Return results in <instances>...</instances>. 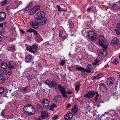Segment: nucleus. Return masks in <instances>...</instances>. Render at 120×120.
<instances>
[{"label": "nucleus", "instance_id": "obj_41", "mask_svg": "<svg viewBox=\"0 0 120 120\" xmlns=\"http://www.w3.org/2000/svg\"><path fill=\"white\" fill-rule=\"evenodd\" d=\"M115 31L116 32V33L117 35H120V32L119 30L117 29H115Z\"/></svg>", "mask_w": 120, "mask_h": 120}, {"label": "nucleus", "instance_id": "obj_12", "mask_svg": "<svg viewBox=\"0 0 120 120\" xmlns=\"http://www.w3.org/2000/svg\"><path fill=\"white\" fill-rule=\"evenodd\" d=\"M30 25L32 26V27L34 29H37L39 27V23L37 22L34 21H32L30 22Z\"/></svg>", "mask_w": 120, "mask_h": 120}, {"label": "nucleus", "instance_id": "obj_28", "mask_svg": "<svg viewBox=\"0 0 120 120\" xmlns=\"http://www.w3.org/2000/svg\"><path fill=\"white\" fill-rule=\"evenodd\" d=\"M81 85L79 83H78L75 86V90L76 91L79 90V88Z\"/></svg>", "mask_w": 120, "mask_h": 120}, {"label": "nucleus", "instance_id": "obj_15", "mask_svg": "<svg viewBox=\"0 0 120 120\" xmlns=\"http://www.w3.org/2000/svg\"><path fill=\"white\" fill-rule=\"evenodd\" d=\"M100 89L101 91L104 92L107 89L105 85L104 84L101 83L99 85Z\"/></svg>", "mask_w": 120, "mask_h": 120}, {"label": "nucleus", "instance_id": "obj_38", "mask_svg": "<svg viewBox=\"0 0 120 120\" xmlns=\"http://www.w3.org/2000/svg\"><path fill=\"white\" fill-rule=\"evenodd\" d=\"M36 12L35 10H34V8H33L32 10H31L29 12V14L30 15H33L35 14Z\"/></svg>", "mask_w": 120, "mask_h": 120}, {"label": "nucleus", "instance_id": "obj_44", "mask_svg": "<svg viewBox=\"0 0 120 120\" xmlns=\"http://www.w3.org/2000/svg\"><path fill=\"white\" fill-rule=\"evenodd\" d=\"M15 47L14 46L11 45L10 46V47H9V48H8V49L10 50H11L13 49Z\"/></svg>", "mask_w": 120, "mask_h": 120}, {"label": "nucleus", "instance_id": "obj_37", "mask_svg": "<svg viewBox=\"0 0 120 120\" xmlns=\"http://www.w3.org/2000/svg\"><path fill=\"white\" fill-rule=\"evenodd\" d=\"M118 60V59H116L114 60L112 62V63L114 64H118L119 63Z\"/></svg>", "mask_w": 120, "mask_h": 120}, {"label": "nucleus", "instance_id": "obj_49", "mask_svg": "<svg viewBox=\"0 0 120 120\" xmlns=\"http://www.w3.org/2000/svg\"><path fill=\"white\" fill-rule=\"evenodd\" d=\"M66 63V62L64 60H62L61 61V62L60 63V64L61 65H63Z\"/></svg>", "mask_w": 120, "mask_h": 120}, {"label": "nucleus", "instance_id": "obj_24", "mask_svg": "<svg viewBox=\"0 0 120 120\" xmlns=\"http://www.w3.org/2000/svg\"><path fill=\"white\" fill-rule=\"evenodd\" d=\"M87 12L88 13L91 12L92 13L94 12V9L92 7L87 8L86 9Z\"/></svg>", "mask_w": 120, "mask_h": 120}, {"label": "nucleus", "instance_id": "obj_53", "mask_svg": "<svg viewBox=\"0 0 120 120\" xmlns=\"http://www.w3.org/2000/svg\"><path fill=\"white\" fill-rule=\"evenodd\" d=\"M37 108L38 109H40L42 108V106L40 105H37Z\"/></svg>", "mask_w": 120, "mask_h": 120}, {"label": "nucleus", "instance_id": "obj_4", "mask_svg": "<svg viewBox=\"0 0 120 120\" xmlns=\"http://www.w3.org/2000/svg\"><path fill=\"white\" fill-rule=\"evenodd\" d=\"M38 48V46L34 45L31 46H27L26 47V49L30 52L34 53L37 51Z\"/></svg>", "mask_w": 120, "mask_h": 120}, {"label": "nucleus", "instance_id": "obj_8", "mask_svg": "<svg viewBox=\"0 0 120 120\" xmlns=\"http://www.w3.org/2000/svg\"><path fill=\"white\" fill-rule=\"evenodd\" d=\"M41 104L44 108L48 109L49 107V104L48 100L46 99L43 100L41 102Z\"/></svg>", "mask_w": 120, "mask_h": 120}, {"label": "nucleus", "instance_id": "obj_29", "mask_svg": "<svg viewBox=\"0 0 120 120\" xmlns=\"http://www.w3.org/2000/svg\"><path fill=\"white\" fill-rule=\"evenodd\" d=\"M37 31L34 30L30 28L29 30H26V31L28 32H30L31 33L32 32H33L34 34Z\"/></svg>", "mask_w": 120, "mask_h": 120}, {"label": "nucleus", "instance_id": "obj_56", "mask_svg": "<svg viewBox=\"0 0 120 120\" xmlns=\"http://www.w3.org/2000/svg\"><path fill=\"white\" fill-rule=\"evenodd\" d=\"M27 87H26L25 88L23 89V91L24 92H26V91L27 90Z\"/></svg>", "mask_w": 120, "mask_h": 120}, {"label": "nucleus", "instance_id": "obj_59", "mask_svg": "<svg viewBox=\"0 0 120 120\" xmlns=\"http://www.w3.org/2000/svg\"><path fill=\"white\" fill-rule=\"evenodd\" d=\"M9 67L10 68H14L13 66H11V65L9 66Z\"/></svg>", "mask_w": 120, "mask_h": 120}, {"label": "nucleus", "instance_id": "obj_7", "mask_svg": "<svg viewBox=\"0 0 120 120\" xmlns=\"http://www.w3.org/2000/svg\"><path fill=\"white\" fill-rule=\"evenodd\" d=\"M45 83L47 84L50 88L55 87L56 85V82L55 81L53 82L47 80L45 81Z\"/></svg>", "mask_w": 120, "mask_h": 120}, {"label": "nucleus", "instance_id": "obj_36", "mask_svg": "<svg viewBox=\"0 0 120 120\" xmlns=\"http://www.w3.org/2000/svg\"><path fill=\"white\" fill-rule=\"evenodd\" d=\"M57 107L56 105L55 104H52L51 106L50 107V108L49 110H53V109L54 108H56Z\"/></svg>", "mask_w": 120, "mask_h": 120}, {"label": "nucleus", "instance_id": "obj_46", "mask_svg": "<svg viewBox=\"0 0 120 120\" xmlns=\"http://www.w3.org/2000/svg\"><path fill=\"white\" fill-rule=\"evenodd\" d=\"M58 116L57 115H55L53 117L52 120H55L57 119L58 118Z\"/></svg>", "mask_w": 120, "mask_h": 120}, {"label": "nucleus", "instance_id": "obj_31", "mask_svg": "<svg viewBox=\"0 0 120 120\" xmlns=\"http://www.w3.org/2000/svg\"><path fill=\"white\" fill-rule=\"evenodd\" d=\"M69 26L70 28H73L74 27V23L71 21H68Z\"/></svg>", "mask_w": 120, "mask_h": 120}, {"label": "nucleus", "instance_id": "obj_3", "mask_svg": "<svg viewBox=\"0 0 120 120\" xmlns=\"http://www.w3.org/2000/svg\"><path fill=\"white\" fill-rule=\"evenodd\" d=\"M92 68V65L90 64H88L86 67V69L81 67H78L76 68V69L78 71H81L83 72H86L88 73H90L91 72V70Z\"/></svg>", "mask_w": 120, "mask_h": 120}, {"label": "nucleus", "instance_id": "obj_32", "mask_svg": "<svg viewBox=\"0 0 120 120\" xmlns=\"http://www.w3.org/2000/svg\"><path fill=\"white\" fill-rule=\"evenodd\" d=\"M5 111L3 110L1 113V116L3 118H6V116L5 115Z\"/></svg>", "mask_w": 120, "mask_h": 120}, {"label": "nucleus", "instance_id": "obj_11", "mask_svg": "<svg viewBox=\"0 0 120 120\" xmlns=\"http://www.w3.org/2000/svg\"><path fill=\"white\" fill-rule=\"evenodd\" d=\"M98 56H101V57L106 56L107 54V52L106 49H103L102 50H99L98 51Z\"/></svg>", "mask_w": 120, "mask_h": 120}, {"label": "nucleus", "instance_id": "obj_42", "mask_svg": "<svg viewBox=\"0 0 120 120\" xmlns=\"http://www.w3.org/2000/svg\"><path fill=\"white\" fill-rule=\"evenodd\" d=\"M103 75V74L102 73H100L98 74L97 75L98 79L100 78Z\"/></svg>", "mask_w": 120, "mask_h": 120}, {"label": "nucleus", "instance_id": "obj_19", "mask_svg": "<svg viewBox=\"0 0 120 120\" xmlns=\"http://www.w3.org/2000/svg\"><path fill=\"white\" fill-rule=\"evenodd\" d=\"M119 43V40L116 38H113L112 39L111 42L112 44L116 45L118 44Z\"/></svg>", "mask_w": 120, "mask_h": 120}, {"label": "nucleus", "instance_id": "obj_10", "mask_svg": "<svg viewBox=\"0 0 120 120\" xmlns=\"http://www.w3.org/2000/svg\"><path fill=\"white\" fill-rule=\"evenodd\" d=\"M34 35H35V39L37 41L40 42L43 40V38L41 37L37 31Z\"/></svg>", "mask_w": 120, "mask_h": 120}, {"label": "nucleus", "instance_id": "obj_35", "mask_svg": "<svg viewBox=\"0 0 120 120\" xmlns=\"http://www.w3.org/2000/svg\"><path fill=\"white\" fill-rule=\"evenodd\" d=\"M34 10H35L36 12L40 10V6L38 5L35 6L33 8Z\"/></svg>", "mask_w": 120, "mask_h": 120}, {"label": "nucleus", "instance_id": "obj_2", "mask_svg": "<svg viewBox=\"0 0 120 120\" xmlns=\"http://www.w3.org/2000/svg\"><path fill=\"white\" fill-rule=\"evenodd\" d=\"M99 43L100 45L103 48L107 47L109 45L104 37L102 35H100L99 37Z\"/></svg>", "mask_w": 120, "mask_h": 120}, {"label": "nucleus", "instance_id": "obj_6", "mask_svg": "<svg viewBox=\"0 0 120 120\" xmlns=\"http://www.w3.org/2000/svg\"><path fill=\"white\" fill-rule=\"evenodd\" d=\"M35 21L38 22L39 24L44 25L45 24L48 22L47 18L44 17L43 18L35 20Z\"/></svg>", "mask_w": 120, "mask_h": 120}, {"label": "nucleus", "instance_id": "obj_52", "mask_svg": "<svg viewBox=\"0 0 120 120\" xmlns=\"http://www.w3.org/2000/svg\"><path fill=\"white\" fill-rule=\"evenodd\" d=\"M11 73V71H8L6 72V74L8 75H10Z\"/></svg>", "mask_w": 120, "mask_h": 120}, {"label": "nucleus", "instance_id": "obj_48", "mask_svg": "<svg viewBox=\"0 0 120 120\" xmlns=\"http://www.w3.org/2000/svg\"><path fill=\"white\" fill-rule=\"evenodd\" d=\"M62 94L64 98H67V96L66 95V93H61Z\"/></svg>", "mask_w": 120, "mask_h": 120}, {"label": "nucleus", "instance_id": "obj_14", "mask_svg": "<svg viewBox=\"0 0 120 120\" xmlns=\"http://www.w3.org/2000/svg\"><path fill=\"white\" fill-rule=\"evenodd\" d=\"M95 94L94 92L91 91L89 92L87 94L85 95L84 96L85 98H92Z\"/></svg>", "mask_w": 120, "mask_h": 120}, {"label": "nucleus", "instance_id": "obj_63", "mask_svg": "<svg viewBox=\"0 0 120 120\" xmlns=\"http://www.w3.org/2000/svg\"><path fill=\"white\" fill-rule=\"evenodd\" d=\"M89 44L90 45H91V46L94 45V44L92 42H90Z\"/></svg>", "mask_w": 120, "mask_h": 120}, {"label": "nucleus", "instance_id": "obj_5", "mask_svg": "<svg viewBox=\"0 0 120 120\" xmlns=\"http://www.w3.org/2000/svg\"><path fill=\"white\" fill-rule=\"evenodd\" d=\"M88 34L89 38L92 41L95 40L97 37V34L93 31H90Z\"/></svg>", "mask_w": 120, "mask_h": 120}, {"label": "nucleus", "instance_id": "obj_43", "mask_svg": "<svg viewBox=\"0 0 120 120\" xmlns=\"http://www.w3.org/2000/svg\"><path fill=\"white\" fill-rule=\"evenodd\" d=\"M63 34V31L62 30H61L59 33V36L60 38H62V35Z\"/></svg>", "mask_w": 120, "mask_h": 120}, {"label": "nucleus", "instance_id": "obj_18", "mask_svg": "<svg viewBox=\"0 0 120 120\" xmlns=\"http://www.w3.org/2000/svg\"><path fill=\"white\" fill-rule=\"evenodd\" d=\"M0 67L1 68L5 69L8 67V65L5 62L2 61L0 62Z\"/></svg>", "mask_w": 120, "mask_h": 120}, {"label": "nucleus", "instance_id": "obj_16", "mask_svg": "<svg viewBox=\"0 0 120 120\" xmlns=\"http://www.w3.org/2000/svg\"><path fill=\"white\" fill-rule=\"evenodd\" d=\"M73 117V114L71 112L67 113L64 116V118L65 120H70Z\"/></svg>", "mask_w": 120, "mask_h": 120}, {"label": "nucleus", "instance_id": "obj_58", "mask_svg": "<svg viewBox=\"0 0 120 120\" xmlns=\"http://www.w3.org/2000/svg\"><path fill=\"white\" fill-rule=\"evenodd\" d=\"M66 36L65 35H64L63 36V37H62V39L63 40H64L66 39Z\"/></svg>", "mask_w": 120, "mask_h": 120}, {"label": "nucleus", "instance_id": "obj_13", "mask_svg": "<svg viewBox=\"0 0 120 120\" xmlns=\"http://www.w3.org/2000/svg\"><path fill=\"white\" fill-rule=\"evenodd\" d=\"M114 79L113 77L108 78L106 82L109 85L112 86L114 83Z\"/></svg>", "mask_w": 120, "mask_h": 120}, {"label": "nucleus", "instance_id": "obj_45", "mask_svg": "<svg viewBox=\"0 0 120 120\" xmlns=\"http://www.w3.org/2000/svg\"><path fill=\"white\" fill-rule=\"evenodd\" d=\"M99 96V94H98L97 93L96 94V96L95 97V102H96L97 100H98V96Z\"/></svg>", "mask_w": 120, "mask_h": 120}, {"label": "nucleus", "instance_id": "obj_62", "mask_svg": "<svg viewBox=\"0 0 120 120\" xmlns=\"http://www.w3.org/2000/svg\"><path fill=\"white\" fill-rule=\"evenodd\" d=\"M61 11H67V10H64L63 9H61Z\"/></svg>", "mask_w": 120, "mask_h": 120}, {"label": "nucleus", "instance_id": "obj_33", "mask_svg": "<svg viewBox=\"0 0 120 120\" xmlns=\"http://www.w3.org/2000/svg\"><path fill=\"white\" fill-rule=\"evenodd\" d=\"M31 56L30 55L27 56L25 58V60L27 62L30 61L31 60Z\"/></svg>", "mask_w": 120, "mask_h": 120}, {"label": "nucleus", "instance_id": "obj_57", "mask_svg": "<svg viewBox=\"0 0 120 120\" xmlns=\"http://www.w3.org/2000/svg\"><path fill=\"white\" fill-rule=\"evenodd\" d=\"M20 31L23 34H24L25 32V31L22 30V29H21L20 30Z\"/></svg>", "mask_w": 120, "mask_h": 120}, {"label": "nucleus", "instance_id": "obj_34", "mask_svg": "<svg viewBox=\"0 0 120 120\" xmlns=\"http://www.w3.org/2000/svg\"><path fill=\"white\" fill-rule=\"evenodd\" d=\"M111 114V113H110L109 112H105L103 114H102L101 117V118H103L105 116H106L107 115H110Z\"/></svg>", "mask_w": 120, "mask_h": 120}, {"label": "nucleus", "instance_id": "obj_64", "mask_svg": "<svg viewBox=\"0 0 120 120\" xmlns=\"http://www.w3.org/2000/svg\"><path fill=\"white\" fill-rule=\"evenodd\" d=\"M1 36H2L1 35V34H0V41H1L2 39V38L1 37Z\"/></svg>", "mask_w": 120, "mask_h": 120}, {"label": "nucleus", "instance_id": "obj_51", "mask_svg": "<svg viewBox=\"0 0 120 120\" xmlns=\"http://www.w3.org/2000/svg\"><path fill=\"white\" fill-rule=\"evenodd\" d=\"M56 8H57L58 10L59 11H60L61 10V9L60 6L58 5H57L56 6Z\"/></svg>", "mask_w": 120, "mask_h": 120}, {"label": "nucleus", "instance_id": "obj_60", "mask_svg": "<svg viewBox=\"0 0 120 120\" xmlns=\"http://www.w3.org/2000/svg\"><path fill=\"white\" fill-rule=\"evenodd\" d=\"M38 66H39L40 67H41V64L40 63H38Z\"/></svg>", "mask_w": 120, "mask_h": 120}, {"label": "nucleus", "instance_id": "obj_47", "mask_svg": "<svg viewBox=\"0 0 120 120\" xmlns=\"http://www.w3.org/2000/svg\"><path fill=\"white\" fill-rule=\"evenodd\" d=\"M117 28L120 30V22H118L117 24Z\"/></svg>", "mask_w": 120, "mask_h": 120}, {"label": "nucleus", "instance_id": "obj_17", "mask_svg": "<svg viewBox=\"0 0 120 120\" xmlns=\"http://www.w3.org/2000/svg\"><path fill=\"white\" fill-rule=\"evenodd\" d=\"M6 15L5 13L3 12H0V21H4L6 18Z\"/></svg>", "mask_w": 120, "mask_h": 120}, {"label": "nucleus", "instance_id": "obj_50", "mask_svg": "<svg viewBox=\"0 0 120 120\" xmlns=\"http://www.w3.org/2000/svg\"><path fill=\"white\" fill-rule=\"evenodd\" d=\"M97 77V75L96 76H93L91 77V79L92 80L97 79H98Z\"/></svg>", "mask_w": 120, "mask_h": 120}, {"label": "nucleus", "instance_id": "obj_9", "mask_svg": "<svg viewBox=\"0 0 120 120\" xmlns=\"http://www.w3.org/2000/svg\"><path fill=\"white\" fill-rule=\"evenodd\" d=\"M45 17L44 13V11H41L38 12L37 13V17L35 19L36 20L38 19L43 18Z\"/></svg>", "mask_w": 120, "mask_h": 120}, {"label": "nucleus", "instance_id": "obj_21", "mask_svg": "<svg viewBox=\"0 0 120 120\" xmlns=\"http://www.w3.org/2000/svg\"><path fill=\"white\" fill-rule=\"evenodd\" d=\"M58 89L61 93L66 92L64 87H62L60 85H58Z\"/></svg>", "mask_w": 120, "mask_h": 120}, {"label": "nucleus", "instance_id": "obj_1", "mask_svg": "<svg viewBox=\"0 0 120 120\" xmlns=\"http://www.w3.org/2000/svg\"><path fill=\"white\" fill-rule=\"evenodd\" d=\"M24 113L26 115H30L35 113V111L32 105L27 104L23 108Z\"/></svg>", "mask_w": 120, "mask_h": 120}, {"label": "nucleus", "instance_id": "obj_55", "mask_svg": "<svg viewBox=\"0 0 120 120\" xmlns=\"http://www.w3.org/2000/svg\"><path fill=\"white\" fill-rule=\"evenodd\" d=\"M71 106V105L70 104H68L66 106L67 108H68Z\"/></svg>", "mask_w": 120, "mask_h": 120}, {"label": "nucleus", "instance_id": "obj_22", "mask_svg": "<svg viewBox=\"0 0 120 120\" xmlns=\"http://www.w3.org/2000/svg\"><path fill=\"white\" fill-rule=\"evenodd\" d=\"M78 107L76 105H75L72 109V112L75 114H76L78 111Z\"/></svg>", "mask_w": 120, "mask_h": 120}, {"label": "nucleus", "instance_id": "obj_23", "mask_svg": "<svg viewBox=\"0 0 120 120\" xmlns=\"http://www.w3.org/2000/svg\"><path fill=\"white\" fill-rule=\"evenodd\" d=\"M5 81L4 78L2 75L0 74V84H3Z\"/></svg>", "mask_w": 120, "mask_h": 120}, {"label": "nucleus", "instance_id": "obj_25", "mask_svg": "<svg viewBox=\"0 0 120 120\" xmlns=\"http://www.w3.org/2000/svg\"><path fill=\"white\" fill-rule=\"evenodd\" d=\"M61 95H58L56 96L55 97L54 100L55 101H59L61 100Z\"/></svg>", "mask_w": 120, "mask_h": 120}, {"label": "nucleus", "instance_id": "obj_39", "mask_svg": "<svg viewBox=\"0 0 120 120\" xmlns=\"http://www.w3.org/2000/svg\"><path fill=\"white\" fill-rule=\"evenodd\" d=\"M4 88L0 87V94H3L4 92Z\"/></svg>", "mask_w": 120, "mask_h": 120}, {"label": "nucleus", "instance_id": "obj_30", "mask_svg": "<svg viewBox=\"0 0 120 120\" xmlns=\"http://www.w3.org/2000/svg\"><path fill=\"white\" fill-rule=\"evenodd\" d=\"M100 60L98 59H97L92 62V64L93 65H96L98 63Z\"/></svg>", "mask_w": 120, "mask_h": 120}, {"label": "nucleus", "instance_id": "obj_20", "mask_svg": "<svg viewBox=\"0 0 120 120\" xmlns=\"http://www.w3.org/2000/svg\"><path fill=\"white\" fill-rule=\"evenodd\" d=\"M48 117V114L46 112L43 111L41 112V117L43 119L47 118Z\"/></svg>", "mask_w": 120, "mask_h": 120}, {"label": "nucleus", "instance_id": "obj_54", "mask_svg": "<svg viewBox=\"0 0 120 120\" xmlns=\"http://www.w3.org/2000/svg\"><path fill=\"white\" fill-rule=\"evenodd\" d=\"M72 93V92L70 90H68L67 92H66V94H71Z\"/></svg>", "mask_w": 120, "mask_h": 120}, {"label": "nucleus", "instance_id": "obj_26", "mask_svg": "<svg viewBox=\"0 0 120 120\" xmlns=\"http://www.w3.org/2000/svg\"><path fill=\"white\" fill-rule=\"evenodd\" d=\"M112 7L113 9L115 10H117L119 8V6L116 4H113Z\"/></svg>", "mask_w": 120, "mask_h": 120}, {"label": "nucleus", "instance_id": "obj_61", "mask_svg": "<svg viewBox=\"0 0 120 120\" xmlns=\"http://www.w3.org/2000/svg\"><path fill=\"white\" fill-rule=\"evenodd\" d=\"M3 26V24H0V27H2Z\"/></svg>", "mask_w": 120, "mask_h": 120}, {"label": "nucleus", "instance_id": "obj_40", "mask_svg": "<svg viewBox=\"0 0 120 120\" xmlns=\"http://www.w3.org/2000/svg\"><path fill=\"white\" fill-rule=\"evenodd\" d=\"M7 3V0H4L3 2H1V5L2 6H4Z\"/></svg>", "mask_w": 120, "mask_h": 120}, {"label": "nucleus", "instance_id": "obj_27", "mask_svg": "<svg viewBox=\"0 0 120 120\" xmlns=\"http://www.w3.org/2000/svg\"><path fill=\"white\" fill-rule=\"evenodd\" d=\"M32 2H30L29 4L24 9L25 11H27L28 10H29L30 8V6L32 5Z\"/></svg>", "mask_w": 120, "mask_h": 120}]
</instances>
